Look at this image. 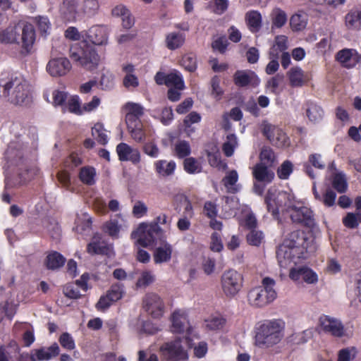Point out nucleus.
Returning a JSON list of instances; mask_svg holds the SVG:
<instances>
[{
  "label": "nucleus",
  "instance_id": "obj_29",
  "mask_svg": "<svg viewBox=\"0 0 361 361\" xmlns=\"http://www.w3.org/2000/svg\"><path fill=\"white\" fill-rule=\"evenodd\" d=\"M30 355H35L36 361L49 360L53 357L57 356L60 353V349L56 343H54L47 348H41L35 349Z\"/></svg>",
  "mask_w": 361,
  "mask_h": 361
},
{
  "label": "nucleus",
  "instance_id": "obj_57",
  "mask_svg": "<svg viewBox=\"0 0 361 361\" xmlns=\"http://www.w3.org/2000/svg\"><path fill=\"white\" fill-rule=\"evenodd\" d=\"M154 281V276L151 271H145L141 274L136 282L137 288L147 287L152 283Z\"/></svg>",
  "mask_w": 361,
  "mask_h": 361
},
{
  "label": "nucleus",
  "instance_id": "obj_40",
  "mask_svg": "<svg viewBox=\"0 0 361 361\" xmlns=\"http://www.w3.org/2000/svg\"><path fill=\"white\" fill-rule=\"evenodd\" d=\"M95 239V237H94ZM109 250L107 245L102 244L99 240H94L87 245V252L92 255H106Z\"/></svg>",
  "mask_w": 361,
  "mask_h": 361
},
{
  "label": "nucleus",
  "instance_id": "obj_23",
  "mask_svg": "<svg viewBox=\"0 0 361 361\" xmlns=\"http://www.w3.org/2000/svg\"><path fill=\"white\" fill-rule=\"evenodd\" d=\"M355 54L356 49L344 48L336 53L335 59L342 67L350 69L355 67Z\"/></svg>",
  "mask_w": 361,
  "mask_h": 361
},
{
  "label": "nucleus",
  "instance_id": "obj_54",
  "mask_svg": "<svg viewBox=\"0 0 361 361\" xmlns=\"http://www.w3.org/2000/svg\"><path fill=\"white\" fill-rule=\"evenodd\" d=\"M35 22L37 24L40 34L46 36L48 34V30L51 28V23L49 18L44 16H37L35 18Z\"/></svg>",
  "mask_w": 361,
  "mask_h": 361
},
{
  "label": "nucleus",
  "instance_id": "obj_50",
  "mask_svg": "<svg viewBox=\"0 0 361 361\" xmlns=\"http://www.w3.org/2000/svg\"><path fill=\"white\" fill-rule=\"evenodd\" d=\"M123 286L121 284H113L110 289L106 292V295L113 302L121 299L123 294Z\"/></svg>",
  "mask_w": 361,
  "mask_h": 361
},
{
  "label": "nucleus",
  "instance_id": "obj_15",
  "mask_svg": "<svg viewBox=\"0 0 361 361\" xmlns=\"http://www.w3.org/2000/svg\"><path fill=\"white\" fill-rule=\"evenodd\" d=\"M233 82L238 87H244L249 85L255 87L259 85L260 80L252 71L238 70L233 75Z\"/></svg>",
  "mask_w": 361,
  "mask_h": 361
},
{
  "label": "nucleus",
  "instance_id": "obj_27",
  "mask_svg": "<svg viewBox=\"0 0 361 361\" xmlns=\"http://www.w3.org/2000/svg\"><path fill=\"white\" fill-rule=\"evenodd\" d=\"M312 193L315 200L323 203L326 207H331L336 203V193L330 188H326L322 195H320L317 190L315 184L312 186Z\"/></svg>",
  "mask_w": 361,
  "mask_h": 361
},
{
  "label": "nucleus",
  "instance_id": "obj_58",
  "mask_svg": "<svg viewBox=\"0 0 361 361\" xmlns=\"http://www.w3.org/2000/svg\"><path fill=\"white\" fill-rule=\"evenodd\" d=\"M283 75H276L267 81L266 87L270 89L271 93L279 94V92L278 91V87L280 83L283 81Z\"/></svg>",
  "mask_w": 361,
  "mask_h": 361
},
{
  "label": "nucleus",
  "instance_id": "obj_38",
  "mask_svg": "<svg viewBox=\"0 0 361 361\" xmlns=\"http://www.w3.org/2000/svg\"><path fill=\"white\" fill-rule=\"evenodd\" d=\"M165 85L178 90H184L185 83L180 75L176 73H170L167 74V79Z\"/></svg>",
  "mask_w": 361,
  "mask_h": 361
},
{
  "label": "nucleus",
  "instance_id": "obj_36",
  "mask_svg": "<svg viewBox=\"0 0 361 361\" xmlns=\"http://www.w3.org/2000/svg\"><path fill=\"white\" fill-rule=\"evenodd\" d=\"M104 125L101 123H97L92 128V135L95 137L98 143L105 145L108 142V136L105 133Z\"/></svg>",
  "mask_w": 361,
  "mask_h": 361
},
{
  "label": "nucleus",
  "instance_id": "obj_34",
  "mask_svg": "<svg viewBox=\"0 0 361 361\" xmlns=\"http://www.w3.org/2000/svg\"><path fill=\"white\" fill-rule=\"evenodd\" d=\"M155 171L163 176H169L173 174L176 167L174 161L167 162L166 160H158L154 163Z\"/></svg>",
  "mask_w": 361,
  "mask_h": 361
},
{
  "label": "nucleus",
  "instance_id": "obj_1",
  "mask_svg": "<svg viewBox=\"0 0 361 361\" xmlns=\"http://www.w3.org/2000/svg\"><path fill=\"white\" fill-rule=\"evenodd\" d=\"M0 96L13 105H27L31 101L30 85L20 74L2 73L0 78Z\"/></svg>",
  "mask_w": 361,
  "mask_h": 361
},
{
  "label": "nucleus",
  "instance_id": "obj_19",
  "mask_svg": "<svg viewBox=\"0 0 361 361\" xmlns=\"http://www.w3.org/2000/svg\"><path fill=\"white\" fill-rule=\"evenodd\" d=\"M270 166H266L264 163H257L252 168V177L255 180L263 183L264 185L271 183L275 177L273 171L269 169Z\"/></svg>",
  "mask_w": 361,
  "mask_h": 361
},
{
  "label": "nucleus",
  "instance_id": "obj_60",
  "mask_svg": "<svg viewBox=\"0 0 361 361\" xmlns=\"http://www.w3.org/2000/svg\"><path fill=\"white\" fill-rule=\"evenodd\" d=\"M63 294L71 299L80 298L82 295L78 288L74 283L66 284L63 289Z\"/></svg>",
  "mask_w": 361,
  "mask_h": 361
},
{
  "label": "nucleus",
  "instance_id": "obj_62",
  "mask_svg": "<svg viewBox=\"0 0 361 361\" xmlns=\"http://www.w3.org/2000/svg\"><path fill=\"white\" fill-rule=\"evenodd\" d=\"M142 151L152 158H157L159 154V149L153 141L145 142L142 147Z\"/></svg>",
  "mask_w": 361,
  "mask_h": 361
},
{
  "label": "nucleus",
  "instance_id": "obj_21",
  "mask_svg": "<svg viewBox=\"0 0 361 361\" xmlns=\"http://www.w3.org/2000/svg\"><path fill=\"white\" fill-rule=\"evenodd\" d=\"M159 243V246L155 248L153 253V259L155 264L169 262L173 252V247L167 242L166 238L161 240Z\"/></svg>",
  "mask_w": 361,
  "mask_h": 361
},
{
  "label": "nucleus",
  "instance_id": "obj_26",
  "mask_svg": "<svg viewBox=\"0 0 361 361\" xmlns=\"http://www.w3.org/2000/svg\"><path fill=\"white\" fill-rule=\"evenodd\" d=\"M312 166L318 169H324L325 164L322 159L320 154H311L308 157V161L303 164V169L305 173L312 179L315 178V174Z\"/></svg>",
  "mask_w": 361,
  "mask_h": 361
},
{
  "label": "nucleus",
  "instance_id": "obj_53",
  "mask_svg": "<svg viewBox=\"0 0 361 361\" xmlns=\"http://www.w3.org/2000/svg\"><path fill=\"white\" fill-rule=\"evenodd\" d=\"M246 238L249 245L259 247L264 239V235L262 231L252 230L247 233Z\"/></svg>",
  "mask_w": 361,
  "mask_h": 361
},
{
  "label": "nucleus",
  "instance_id": "obj_28",
  "mask_svg": "<svg viewBox=\"0 0 361 361\" xmlns=\"http://www.w3.org/2000/svg\"><path fill=\"white\" fill-rule=\"evenodd\" d=\"M245 21L247 28L252 33L259 32L262 25V15L256 10L247 11L245 15Z\"/></svg>",
  "mask_w": 361,
  "mask_h": 361
},
{
  "label": "nucleus",
  "instance_id": "obj_63",
  "mask_svg": "<svg viewBox=\"0 0 361 361\" xmlns=\"http://www.w3.org/2000/svg\"><path fill=\"white\" fill-rule=\"evenodd\" d=\"M273 196L274 194L271 192V190H269L265 196L264 202L267 205V210L273 215H278L279 214V209L276 206L275 200L273 198Z\"/></svg>",
  "mask_w": 361,
  "mask_h": 361
},
{
  "label": "nucleus",
  "instance_id": "obj_39",
  "mask_svg": "<svg viewBox=\"0 0 361 361\" xmlns=\"http://www.w3.org/2000/svg\"><path fill=\"white\" fill-rule=\"evenodd\" d=\"M287 19L285 11L279 8H276L272 13V27H282L286 23Z\"/></svg>",
  "mask_w": 361,
  "mask_h": 361
},
{
  "label": "nucleus",
  "instance_id": "obj_9",
  "mask_svg": "<svg viewBox=\"0 0 361 361\" xmlns=\"http://www.w3.org/2000/svg\"><path fill=\"white\" fill-rule=\"evenodd\" d=\"M221 285L227 297L235 296L243 286V275L233 269L225 271L221 276Z\"/></svg>",
  "mask_w": 361,
  "mask_h": 361
},
{
  "label": "nucleus",
  "instance_id": "obj_3",
  "mask_svg": "<svg viewBox=\"0 0 361 361\" xmlns=\"http://www.w3.org/2000/svg\"><path fill=\"white\" fill-rule=\"evenodd\" d=\"M35 39V29L29 23L23 25L21 34L16 26H8L0 30V44L19 45L21 43L20 54L24 56L30 54Z\"/></svg>",
  "mask_w": 361,
  "mask_h": 361
},
{
  "label": "nucleus",
  "instance_id": "obj_52",
  "mask_svg": "<svg viewBox=\"0 0 361 361\" xmlns=\"http://www.w3.org/2000/svg\"><path fill=\"white\" fill-rule=\"evenodd\" d=\"M59 342L67 350H72L75 348V341L69 333H63L59 338Z\"/></svg>",
  "mask_w": 361,
  "mask_h": 361
},
{
  "label": "nucleus",
  "instance_id": "obj_11",
  "mask_svg": "<svg viewBox=\"0 0 361 361\" xmlns=\"http://www.w3.org/2000/svg\"><path fill=\"white\" fill-rule=\"evenodd\" d=\"M171 322V331L173 334H183L186 331L188 334L192 332V326L190 324L188 314L185 310H175L170 318Z\"/></svg>",
  "mask_w": 361,
  "mask_h": 361
},
{
  "label": "nucleus",
  "instance_id": "obj_46",
  "mask_svg": "<svg viewBox=\"0 0 361 361\" xmlns=\"http://www.w3.org/2000/svg\"><path fill=\"white\" fill-rule=\"evenodd\" d=\"M227 141L223 144L222 150L226 157H230L233 154L237 145V137L234 134L227 135Z\"/></svg>",
  "mask_w": 361,
  "mask_h": 361
},
{
  "label": "nucleus",
  "instance_id": "obj_41",
  "mask_svg": "<svg viewBox=\"0 0 361 361\" xmlns=\"http://www.w3.org/2000/svg\"><path fill=\"white\" fill-rule=\"evenodd\" d=\"M201 118L200 114L196 111H192L185 116L183 120V126L188 134L195 131L194 128L191 127L192 124L200 122Z\"/></svg>",
  "mask_w": 361,
  "mask_h": 361
},
{
  "label": "nucleus",
  "instance_id": "obj_13",
  "mask_svg": "<svg viewBox=\"0 0 361 361\" xmlns=\"http://www.w3.org/2000/svg\"><path fill=\"white\" fill-rule=\"evenodd\" d=\"M263 134L272 145L277 147H283L288 145L289 139L287 135L279 128L266 125L263 128Z\"/></svg>",
  "mask_w": 361,
  "mask_h": 361
},
{
  "label": "nucleus",
  "instance_id": "obj_31",
  "mask_svg": "<svg viewBox=\"0 0 361 361\" xmlns=\"http://www.w3.org/2000/svg\"><path fill=\"white\" fill-rule=\"evenodd\" d=\"M78 8L77 0H63V3L60 6V13L63 18L68 21H75Z\"/></svg>",
  "mask_w": 361,
  "mask_h": 361
},
{
  "label": "nucleus",
  "instance_id": "obj_48",
  "mask_svg": "<svg viewBox=\"0 0 361 361\" xmlns=\"http://www.w3.org/2000/svg\"><path fill=\"white\" fill-rule=\"evenodd\" d=\"M181 65L189 72H194L197 69V59L193 54H185L181 60Z\"/></svg>",
  "mask_w": 361,
  "mask_h": 361
},
{
  "label": "nucleus",
  "instance_id": "obj_51",
  "mask_svg": "<svg viewBox=\"0 0 361 361\" xmlns=\"http://www.w3.org/2000/svg\"><path fill=\"white\" fill-rule=\"evenodd\" d=\"M148 207L146 204L141 201H135L132 208V214L136 219H141L147 215Z\"/></svg>",
  "mask_w": 361,
  "mask_h": 361
},
{
  "label": "nucleus",
  "instance_id": "obj_33",
  "mask_svg": "<svg viewBox=\"0 0 361 361\" xmlns=\"http://www.w3.org/2000/svg\"><path fill=\"white\" fill-rule=\"evenodd\" d=\"M96 169L92 166H85L80 169L78 178L81 183L92 186L96 183Z\"/></svg>",
  "mask_w": 361,
  "mask_h": 361
},
{
  "label": "nucleus",
  "instance_id": "obj_6",
  "mask_svg": "<svg viewBox=\"0 0 361 361\" xmlns=\"http://www.w3.org/2000/svg\"><path fill=\"white\" fill-rule=\"evenodd\" d=\"M130 237L137 240V243L143 247L156 245L158 240L160 242L166 238L165 231L160 226H152L147 222L140 223L132 231Z\"/></svg>",
  "mask_w": 361,
  "mask_h": 361
},
{
  "label": "nucleus",
  "instance_id": "obj_64",
  "mask_svg": "<svg viewBox=\"0 0 361 361\" xmlns=\"http://www.w3.org/2000/svg\"><path fill=\"white\" fill-rule=\"evenodd\" d=\"M356 350L355 348H343L338 351V361H350L355 357Z\"/></svg>",
  "mask_w": 361,
  "mask_h": 361
},
{
  "label": "nucleus",
  "instance_id": "obj_2",
  "mask_svg": "<svg viewBox=\"0 0 361 361\" xmlns=\"http://www.w3.org/2000/svg\"><path fill=\"white\" fill-rule=\"evenodd\" d=\"M286 323L282 319H264L255 326V345L270 348L279 344L284 336Z\"/></svg>",
  "mask_w": 361,
  "mask_h": 361
},
{
  "label": "nucleus",
  "instance_id": "obj_4",
  "mask_svg": "<svg viewBox=\"0 0 361 361\" xmlns=\"http://www.w3.org/2000/svg\"><path fill=\"white\" fill-rule=\"evenodd\" d=\"M70 57L84 69L90 71L97 68L100 61L95 48L87 40L72 45L70 48Z\"/></svg>",
  "mask_w": 361,
  "mask_h": 361
},
{
  "label": "nucleus",
  "instance_id": "obj_59",
  "mask_svg": "<svg viewBox=\"0 0 361 361\" xmlns=\"http://www.w3.org/2000/svg\"><path fill=\"white\" fill-rule=\"evenodd\" d=\"M82 164V157L76 152H72L64 161V165L67 168L73 169Z\"/></svg>",
  "mask_w": 361,
  "mask_h": 361
},
{
  "label": "nucleus",
  "instance_id": "obj_43",
  "mask_svg": "<svg viewBox=\"0 0 361 361\" xmlns=\"http://www.w3.org/2000/svg\"><path fill=\"white\" fill-rule=\"evenodd\" d=\"M184 170L190 174L200 173L202 166L194 157L185 158L183 161Z\"/></svg>",
  "mask_w": 361,
  "mask_h": 361
},
{
  "label": "nucleus",
  "instance_id": "obj_25",
  "mask_svg": "<svg viewBox=\"0 0 361 361\" xmlns=\"http://www.w3.org/2000/svg\"><path fill=\"white\" fill-rule=\"evenodd\" d=\"M345 25L348 30H361V8L354 7L345 16Z\"/></svg>",
  "mask_w": 361,
  "mask_h": 361
},
{
  "label": "nucleus",
  "instance_id": "obj_17",
  "mask_svg": "<svg viewBox=\"0 0 361 361\" xmlns=\"http://www.w3.org/2000/svg\"><path fill=\"white\" fill-rule=\"evenodd\" d=\"M85 37L93 44H106L108 41V29L103 25H94L85 32Z\"/></svg>",
  "mask_w": 361,
  "mask_h": 361
},
{
  "label": "nucleus",
  "instance_id": "obj_10",
  "mask_svg": "<svg viewBox=\"0 0 361 361\" xmlns=\"http://www.w3.org/2000/svg\"><path fill=\"white\" fill-rule=\"evenodd\" d=\"M142 305L145 310L154 319H159L164 315L165 310L164 301L154 293H148L145 295Z\"/></svg>",
  "mask_w": 361,
  "mask_h": 361
},
{
  "label": "nucleus",
  "instance_id": "obj_49",
  "mask_svg": "<svg viewBox=\"0 0 361 361\" xmlns=\"http://www.w3.org/2000/svg\"><path fill=\"white\" fill-rule=\"evenodd\" d=\"M121 226L117 220H110L104 225V231L114 238H118Z\"/></svg>",
  "mask_w": 361,
  "mask_h": 361
},
{
  "label": "nucleus",
  "instance_id": "obj_32",
  "mask_svg": "<svg viewBox=\"0 0 361 361\" xmlns=\"http://www.w3.org/2000/svg\"><path fill=\"white\" fill-rule=\"evenodd\" d=\"M185 42V35L180 32H171L165 37V46L171 51L180 48Z\"/></svg>",
  "mask_w": 361,
  "mask_h": 361
},
{
  "label": "nucleus",
  "instance_id": "obj_20",
  "mask_svg": "<svg viewBox=\"0 0 361 361\" xmlns=\"http://www.w3.org/2000/svg\"><path fill=\"white\" fill-rule=\"evenodd\" d=\"M290 217L293 222L300 223L308 228L315 225L312 211L306 207L294 209Z\"/></svg>",
  "mask_w": 361,
  "mask_h": 361
},
{
  "label": "nucleus",
  "instance_id": "obj_30",
  "mask_svg": "<svg viewBox=\"0 0 361 361\" xmlns=\"http://www.w3.org/2000/svg\"><path fill=\"white\" fill-rule=\"evenodd\" d=\"M66 262V258L57 251L48 253L44 259V266L49 270H57L63 267Z\"/></svg>",
  "mask_w": 361,
  "mask_h": 361
},
{
  "label": "nucleus",
  "instance_id": "obj_45",
  "mask_svg": "<svg viewBox=\"0 0 361 361\" xmlns=\"http://www.w3.org/2000/svg\"><path fill=\"white\" fill-rule=\"evenodd\" d=\"M18 309V305L13 301L6 300L1 303L0 310L5 314V316L11 320L15 316Z\"/></svg>",
  "mask_w": 361,
  "mask_h": 361
},
{
  "label": "nucleus",
  "instance_id": "obj_8",
  "mask_svg": "<svg viewBox=\"0 0 361 361\" xmlns=\"http://www.w3.org/2000/svg\"><path fill=\"white\" fill-rule=\"evenodd\" d=\"M284 242L306 259L308 254L314 252L316 249L313 240L300 230L291 232Z\"/></svg>",
  "mask_w": 361,
  "mask_h": 361
},
{
  "label": "nucleus",
  "instance_id": "obj_5",
  "mask_svg": "<svg viewBox=\"0 0 361 361\" xmlns=\"http://www.w3.org/2000/svg\"><path fill=\"white\" fill-rule=\"evenodd\" d=\"M276 282L270 277H264L262 286L250 289L247 293L248 303L257 308L264 307L271 303L277 297L274 289Z\"/></svg>",
  "mask_w": 361,
  "mask_h": 361
},
{
  "label": "nucleus",
  "instance_id": "obj_24",
  "mask_svg": "<svg viewBox=\"0 0 361 361\" xmlns=\"http://www.w3.org/2000/svg\"><path fill=\"white\" fill-rule=\"evenodd\" d=\"M287 76L290 82V85L293 87H302L309 80L307 75L298 66L292 67L287 72Z\"/></svg>",
  "mask_w": 361,
  "mask_h": 361
},
{
  "label": "nucleus",
  "instance_id": "obj_47",
  "mask_svg": "<svg viewBox=\"0 0 361 361\" xmlns=\"http://www.w3.org/2000/svg\"><path fill=\"white\" fill-rule=\"evenodd\" d=\"M175 153L178 158H185L190 154L191 149L188 141L180 140L175 145Z\"/></svg>",
  "mask_w": 361,
  "mask_h": 361
},
{
  "label": "nucleus",
  "instance_id": "obj_14",
  "mask_svg": "<svg viewBox=\"0 0 361 361\" xmlns=\"http://www.w3.org/2000/svg\"><path fill=\"white\" fill-rule=\"evenodd\" d=\"M70 61L66 57L51 59L47 65V72L53 77L66 75L71 69Z\"/></svg>",
  "mask_w": 361,
  "mask_h": 361
},
{
  "label": "nucleus",
  "instance_id": "obj_42",
  "mask_svg": "<svg viewBox=\"0 0 361 361\" xmlns=\"http://www.w3.org/2000/svg\"><path fill=\"white\" fill-rule=\"evenodd\" d=\"M332 186L339 193L345 192L348 183L345 175L341 173L335 174L332 180Z\"/></svg>",
  "mask_w": 361,
  "mask_h": 361
},
{
  "label": "nucleus",
  "instance_id": "obj_18",
  "mask_svg": "<svg viewBox=\"0 0 361 361\" xmlns=\"http://www.w3.org/2000/svg\"><path fill=\"white\" fill-rule=\"evenodd\" d=\"M116 152L121 161H130L133 164H137L140 161L139 150L132 148L125 142H121L116 146Z\"/></svg>",
  "mask_w": 361,
  "mask_h": 361
},
{
  "label": "nucleus",
  "instance_id": "obj_12",
  "mask_svg": "<svg viewBox=\"0 0 361 361\" xmlns=\"http://www.w3.org/2000/svg\"><path fill=\"white\" fill-rule=\"evenodd\" d=\"M276 258L281 267H286L291 262L296 264V260L305 259L284 241L277 249Z\"/></svg>",
  "mask_w": 361,
  "mask_h": 361
},
{
  "label": "nucleus",
  "instance_id": "obj_37",
  "mask_svg": "<svg viewBox=\"0 0 361 361\" xmlns=\"http://www.w3.org/2000/svg\"><path fill=\"white\" fill-rule=\"evenodd\" d=\"M259 159V163H264L266 166L272 167L276 161V155L271 147H264L260 152Z\"/></svg>",
  "mask_w": 361,
  "mask_h": 361
},
{
  "label": "nucleus",
  "instance_id": "obj_44",
  "mask_svg": "<svg viewBox=\"0 0 361 361\" xmlns=\"http://www.w3.org/2000/svg\"><path fill=\"white\" fill-rule=\"evenodd\" d=\"M293 171V165L289 160L284 161L276 171L279 178L287 180Z\"/></svg>",
  "mask_w": 361,
  "mask_h": 361
},
{
  "label": "nucleus",
  "instance_id": "obj_35",
  "mask_svg": "<svg viewBox=\"0 0 361 361\" xmlns=\"http://www.w3.org/2000/svg\"><path fill=\"white\" fill-rule=\"evenodd\" d=\"M226 322V319L221 315L212 316L204 320L206 329L210 331L222 329Z\"/></svg>",
  "mask_w": 361,
  "mask_h": 361
},
{
  "label": "nucleus",
  "instance_id": "obj_61",
  "mask_svg": "<svg viewBox=\"0 0 361 361\" xmlns=\"http://www.w3.org/2000/svg\"><path fill=\"white\" fill-rule=\"evenodd\" d=\"M228 45V40L225 36H221L214 39L212 43V48L214 51H218L221 54H224Z\"/></svg>",
  "mask_w": 361,
  "mask_h": 361
},
{
  "label": "nucleus",
  "instance_id": "obj_7",
  "mask_svg": "<svg viewBox=\"0 0 361 361\" xmlns=\"http://www.w3.org/2000/svg\"><path fill=\"white\" fill-rule=\"evenodd\" d=\"M159 353L161 361H185L188 359V352L180 337L161 343L159 348Z\"/></svg>",
  "mask_w": 361,
  "mask_h": 361
},
{
  "label": "nucleus",
  "instance_id": "obj_56",
  "mask_svg": "<svg viewBox=\"0 0 361 361\" xmlns=\"http://www.w3.org/2000/svg\"><path fill=\"white\" fill-rule=\"evenodd\" d=\"M290 25L293 30L300 31L305 27L307 22L302 15L294 14L290 19Z\"/></svg>",
  "mask_w": 361,
  "mask_h": 361
},
{
  "label": "nucleus",
  "instance_id": "obj_22",
  "mask_svg": "<svg viewBox=\"0 0 361 361\" xmlns=\"http://www.w3.org/2000/svg\"><path fill=\"white\" fill-rule=\"evenodd\" d=\"M302 109L305 111L309 121L313 123L320 122L324 118V111L323 109L315 102L306 101L302 106Z\"/></svg>",
  "mask_w": 361,
  "mask_h": 361
},
{
  "label": "nucleus",
  "instance_id": "obj_55",
  "mask_svg": "<svg viewBox=\"0 0 361 361\" xmlns=\"http://www.w3.org/2000/svg\"><path fill=\"white\" fill-rule=\"evenodd\" d=\"M221 80L218 75H214L211 80L212 95L219 100L224 94V90L220 86Z\"/></svg>",
  "mask_w": 361,
  "mask_h": 361
},
{
  "label": "nucleus",
  "instance_id": "obj_16",
  "mask_svg": "<svg viewBox=\"0 0 361 361\" xmlns=\"http://www.w3.org/2000/svg\"><path fill=\"white\" fill-rule=\"evenodd\" d=\"M319 324L324 332L335 337H342L344 335L343 325L336 319L323 315L319 318Z\"/></svg>",
  "mask_w": 361,
  "mask_h": 361
}]
</instances>
